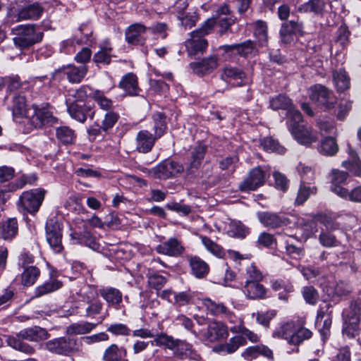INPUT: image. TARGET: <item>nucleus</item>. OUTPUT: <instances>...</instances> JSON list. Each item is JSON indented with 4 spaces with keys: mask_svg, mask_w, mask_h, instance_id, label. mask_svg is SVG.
I'll list each match as a JSON object with an SVG mask.
<instances>
[{
    "mask_svg": "<svg viewBox=\"0 0 361 361\" xmlns=\"http://www.w3.org/2000/svg\"><path fill=\"white\" fill-rule=\"evenodd\" d=\"M189 264L192 274L197 279L204 278L209 271V265L197 256L190 257Z\"/></svg>",
    "mask_w": 361,
    "mask_h": 361,
    "instance_id": "31",
    "label": "nucleus"
},
{
    "mask_svg": "<svg viewBox=\"0 0 361 361\" xmlns=\"http://www.w3.org/2000/svg\"><path fill=\"white\" fill-rule=\"evenodd\" d=\"M303 24L298 20H290L282 23L279 35L283 44H290L293 40V36L298 34L304 35Z\"/></svg>",
    "mask_w": 361,
    "mask_h": 361,
    "instance_id": "15",
    "label": "nucleus"
},
{
    "mask_svg": "<svg viewBox=\"0 0 361 361\" xmlns=\"http://www.w3.org/2000/svg\"><path fill=\"white\" fill-rule=\"evenodd\" d=\"M44 348L49 352L64 356H69L80 350V339L71 336H62L51 339L44 344Z\"/></svg>",
    "mask_w": 361,
    "mask_h": 361,
    "instance_id": "6",
    "label": "nucleus"
},
{
    "mask_svg": "<svg viewBox=\"0 0 361 361\" xmlns=\"http://www.w3.org/2000/svg\"><path fill=\"white\" fill-rule=\"evenodd\" d=\"M40 275V270L36 266L25 267L21 274V282L23 286H30L33 285Z\"/></svg>",
    "mask_w": 361,
    "mask_h": 361,
    "instance_id": "45",
    "label": "nucleus"
},
{
    "mask_svg": "<svg viewBox=\"0 0 361 361\" xmlns=\"http://www.w3.org/2000/svg\"><path fill=\"white\" fill-rule=\"evenodd\" d=\"M71 238L75 240L78 243L84 245L92 250H97L99 244L96 242L91 233L87 230L82 232H74L71 234Z\"/></svg>",
    "mask_w": 361,
    "mask_h": 361,
    "instance_id": "37",
    "label": "nucleus"
},
{
    "mask_svg": "<svg viewBox=\"0 0 361 361\" xmlns=\"http://www.w3.org/2000/svg\"><path fill=\"white\" fill-rule=\"evenodd\" d=\"M330 190L339 197H345L346 192L341 185L345 183L348 178V173L338 169H332L330 174Z\"/></svg>",
    "mask_w": 361,
    "mask_h": 361,
    "instance_id": "23",
    "label": "nucleus"
},
{
    "mask_svg": "<svg viewBox=\"0 0 361 361\" xmlns=\"http://www.w3.org/2000/svg\"><path fill=\"white\" fill-rule=\"evenodd\" d=\"M193 299V293L189 290L186 291L176 292L174 293L173 304L178 307L185 306L192 303Z\"/></svg>",
    "mask_w": 361,
    "mask_h": 361,
    "instance_id": "60",
    "label": "nucleus"
},
{
    "mask_svg": "<svg viewBox=\"0 0 361 361\" xmlns=\"http://www.w3.org/2000/svg\"><path fill=\"white\" fill-rule=\"evenodd\" d=\"M326 291L329 297H342L350 293L352 288L348 283L341 281L326 287Z\"/></svg>",
    "mask_w": 361,
    "mask_h": 361,
    "instance_id": "42",
    "label": "nucleus"
},
{
    "mask_svg": "<svg viewBox=\"0 0 361 361\" xmlns=\"http://www.w3.org/2000/svg\"><path fill=\"white\" fill-rule=\"evenodd\" d=\"M259 221L266 227L276 228L288 224V219L283 215L270 212H258Z\"/></svg>",
    "mask_w": 361,
    "mask_h": 361,
    "instance_id": "21",
    "label": "nucleus"
},
{
    "mask_svg": "<svg viewBox=\"0 0 361 361\" xmlns=\"http://www.w3.org/2000/svg\"><path fill=\"white\" fill-rule=\"evenodd\" d=\"M62 286L63 283L61 281L55 279H51L49 281L36 287L35 290V297L39 298L44 295L53 293L61 288Z\"/></svg>",
    "mask_w": 361,
    "mask_h": 361,
    "instance_id": "38",
    "label": "nucleus"
},
{
    "mask_svg": "<svg viewBox=\"0 0 361 361\" xmlns=\"http://www.w3.org/2000/svg\"><path fill=\"white\" fill-rule=\"evenodd\" d=\"M207 147L205 145L199 143L191 149V157L189 166L185 169L186 176L194 177L202 164L207 152Z\"/></svg>",
    "mask_w": 361,
    "mask_h": 361,
    "instance_id": "16",
    "label": "nucleus"
},
{
    "mask_svg": "<svg viewBox=\"0 0 361 361\" xmlns=\"http://www.w3.org/2000/svg\"><path fill=\"white\" fill-rule=\"evenodd\" d=\"M247 299L261 300L266 298L267 289L260 281H245L242 288Z\"/></svg>",
    "mask_w": 361,
    "mask_h": 361,
    "instance_id": "26",
    "label": "nucleus"
},
{
    "mask_svg": "<svg viewBox=\"0 0 361 361\" xmlns=\"http://www.w3.org/2000/svg\"><path fill=\"white\" fill-rule=\"evenodd\" d=\"M310 99L317 105L324 107L326 109L334 108L336 98L332 91L325 86L316 84L310 88Z\"/></svg>",
    "mask_w": 361,
    "mask_h": 361,
    "instance_id": "12",
    "label": "nucleus"
},
{
    "mask_svg": "<svg viewBox=\"0 0 361 361\" xmlns=\"http://www.w3.org/2000/svg\"><path fill=\"white\" fill-rule=\"evenodd\" d=\"M290 328V324H287L281 327L278 334L286 339H289V343L294 345H298L306 339L311 338L312 333L306 328H300L296 332L290 334L287 331Z\"/></svg>",
    "mask_w": 361,
    "mask_h": 361,
    "instance_id": "22",
    "label": "nucleus"
},
{
    "mask_svg": "<svg viewBox=\"0 0 361 361\" xmlns=\"http://www.w3.org/2000/svg\"><path fill=\"white\" fill-rule=\"evenodd\" d=\"M246 344V339L243 336H235L230 338L229 341L225 344L219 346L218 349L221 352L228 354L235 352L240 346Z\"/></svg>",
    "mask_w": 361,
    "mask_h": 361,
    "instance_id": "44",
    "label": "nucleus"
},
{
    "mask_svg": "<svg viewBox=\"0 0 361 361\" xmlns=\"http://www.w3.org/2000/svg\"><path fill=\"white\" fill-rule=\"evenodd\" d=\"M292 101L286 94H278L275 97H271L269 99V107L274 110H288L292 108Z\"/></svg>",
    "mask_w": 361,
    "mask_h": 361,
    "instance_id": "43",
    "label": "nucleus"
},
{
    "mask_svg": "<svg viewBox=\"0 0 361 361\" xmlns=\"http://www.w3.org/2000/svg\"><path fill=\"white\" fill-rule=\"evenodd\" d=\"M173 350L174 351V356L180 360L190 359L198 360L200 358V356L192 348V345L185 341L178 339L176 348Z\"/></svg>",
    "mask_w": 361,
    "mask_h": 361,
    "instance_id": "27",
    "label": "nucleus"
},
{
    "mask_svg": "<svg viewBox=\"0 0 361 361\" xmlns=\"http://www.w3.org/2000/svg\"><path fill=\"white\" fill-rule=\"evenodd\" d=\"M13 104L11 110L15 117H21L25 115L26 112V99L25 96L20 94H16L12 100Z\"/></svg>",
    "mask_w": 361,
    "mask_h": 361,
    "instance_id": "50",
    "label": "nucleus"
},
{
    "mask_svg": "<svg viewBox=\"0 0 361 361\" xmlns=\"http://www.w3.org/2000/svg\"><path fill=\"white\" fill-rule=\"evenodd\" d=\"M118 87L129 96H137L140 91L137 76L133 73L124 75L119 82Z\"/></svg>",
    "mask_w": 361,
    "mask_h": 361,
    "instance_id": "29",
    "label": "nucleus"
},
{
    "mask_svg": "<svg viewBox=\"0 0 361 361\" xmlns=\"http://www.w3.org/2000/svg\"><path fill=\"white\" fill-rule=\"evenodd\" d=\"M235 44L236 54L244 58L251 55L255 49L254 43L251 40H246L242 43Z\"/></svg>",
    "mask_w": 361,
    "mask_h": 361,
    "instance_id": "64",
    "label": "nucleus"
},
{
    "mask_svg": "<svg viewBox=\"0 0 361 361\" xmlns=\"http://www.w3.org/2000/svg\"><path fill=\"white\" fill-rule=\"evenodd\" d=\"M56 137L63 145H71L75 139L73 130L68 126H63L56 128Z\"/></svg>",
    "mask_w": 361,
    "mask_h": 361,
    "instance_id": "47",
    "label": "nucleus"
},
{
    "mask_svg": "<svg viewBox=\"0 0 361 361\" xmlns=\"http://www.w3.org/2000/svg\"><path fill=\"white\" fill-rule=\"evenodd\" d=\"M46 239L50 247L56 253L63 250L62 245V225L56 219H49L45 226Z\"/></svg>",
    "mask_w": 361,
    "mask_h": 361,
    "instance_id": "11",
    "label": "nucleus"
},
{
    "mask_svg": "<svg viewBox=\"0 0 361 361\" xmlns=\"http://www.w3.org/2000/svg\"><path fill=\"white\" fill-rule=\"evenodd\" d=\"M202 303L207 312L213 316L226 318L231 321L234 317L233 313L222 302H216L210 298H204Z\"/></svg>",
    "mask_w": 361,
    "mask_h": 361,
    "instance_id": "24",
    "label": "nucleus"
},
{
    "mask_svg": "<svg viewBox=\"0 0 361 361\" xmlns=\"http://www.w3.org/2000/svg\"><path fill=\"white\" fill-rule=\"evenodd\" d=\"M11 33L15 46L20 49H25L39 43L44 33L37 28L35 24L19 25L12 28Z\"/></svg>",
    "mask_w": 361,
    "mask_h": 361,
    "instance_id": "3",
    "label": "nucleus"
},
{
    "mask_svg": "<svg viewBox=\"0 0 361 361\" xmlns=\"http://www.w3.org/2000/svg\"><path fill=\"white\" fill-rule=\"evenodd\" d=\"M214 19H207L201 27L191 32V38L185 42V48L190 56L203 54L208 47L205 35L211 33L216 25Z\"/></svg>",
    "mask_w": 361,
    "mask_h": 361,
    "instance_id": "4",
    "label": "nucleus"
},
{
    "mask_svg": "<svg viewBox=\"0 0 361 361\" xmlns=\"http://www.w3.org/2000/svg\"><path fill=\"white\" fill-rule=\"evenodd\" d=\"M268 27L264 21L258 20L255 23L254 34L261 46H267L268 43Z\"/></svg>",
    "mask_w": 361,
    "mask_h": 361,
    "instance_id": "51",
    "label": "nucleus"
},
{
    "mask_svg": "<svg viewBox=\"0 0 361 361\" xmlns=\"http://www.w3.org/2000/svg\"><path fill=\"white\" fill-rule=\"evenodd\" d=\"M218 57L216 55H211L202 59L200 61L192 62L189 64L193 73L203 76L214 71L219 66Z\"/></svg>",
    "mask_w": 361,
    "mask_h": 361,
    "instance_id": "17",
    "label": "nucleus"
},
{
    "mask_svg": "<svg viewBox=\"0 0 361 361\" xmlns=\"http://www.w3.org/2000/svg\"><path fill=\"white\" fill-rule=\"evenodd\" d=\"M49 334L45 329L38 326L22 329L16 336H9L6 338L7 344L15 350L32 355L35 350L23 340L39 342L48 338Z\"/></svg>",
    "mask_w": 361,
    "mask_h": 361,
    "instance_id": "2",
    "label": "nucleus"
},
{
    "mask_svg": "<svg viewBox=\"0 0 361 361\" xmlns=\"http://www.w3.org/2000/svg\"><path fill=\"white\" fill-rule=\"evenodd\" d=\"M99 293L109 305H118L122 302L123 295L119 290L115 288H103L99 289Z\"/></svg>",
    "mask_w": 361,
    "mask_h": 361,
    "instance_id": "34",
    "label": "nucleus"
},
{
    "mask_svg": "<svg viewBox=\"0 0 361 361\" xmlns=\"http://www.w3.org/2000/svg\"><path fill=\"white\" fill-rule=\"evenodd\" d=\"M184 171L183 166L170 159L161 161L149 171V175L154 178L166 180L172 178Z\"/></svg>",
    "mask_w": 361,
    "mask_h": 361,
    "instance_id": "10",
    "label": "nucleus"
},
{
    "mask_svg": "<svg viewBox=\"0 0 361 361\" xmlns=\"http://www.w3.org/2000/svg\"><path fill=\"white\" fill-rule=\"evenodd\" d=\"M204 338L209 342H216L226 338L228 335L227 327L221 322H209L207 331L204 332Z\"/></svg>",
    "mask_w": 361,
    "mask_h": 361,
    "instance_id": "20",
    "label": "nucleus"
},
{
    "mask_svg": "<svg viewBox=\"0 0 361 361\" xmlns=\"http://www.w3.org/2000/svg\"><path fill=\"white\" fill-rule=\"evenodd\" d=\"M200 238L202 243L209 252L219 258H222L224 256V250L220 245L212 241L207 236L202 235L200 236Z\"/></svg>",
    "mask_w": 361,
    "mask_h": 361,
    "instance_id": "58",
    "label": "nucleus"
},
{
    "mask_svg": "<svg viewBox=\"0 0 361 361\" xmlns=\"http://www.w3.org/2000/svg\"><path fill=\"white\" fill-rule=\"evenodd\" d=\"M325 4V0H310L308 2L302 4L299 10L305 13L319 14L323 11Z\"/></svg>",
    "mask_w": 361,
    "mask_h": 361,
    "instance_id": "54",
    "label": "nucleus"
},
{
    "mask_svg": "<svg viewBox=\"0 0 361 361\" xmlns=\"http://www.w3.org/2000/svg\"><path fill=\"white\" fill-rule=\"evenodd\" d=\"M87 72L85 65L80 66H69L65 71L68 81L71 83H79L85 78Z\"/></svg>",
    "mask_w": 361,
    "mask_h": 361,
    "instance_id": "41",
    "label": "nucleus"
},
{
    "mask_svg": "<svg viewBox=\"0 0 361 361\" xmlns=\"http://www.w3.org/2000/svg\"><path fill=\"white\" fill-rule=\"evenodd\" d=\"M350 32L345 25L338 27L336 32V37L334 40V46L337 47L338 51L344 50L350 43Z\"/></svg>",
    "mask_w": 361,
    "mask_h": 361,
    "instance_id": "40",
    "label": "nucleus"
},
{
    "mask_svg": "<svg viewBox=\"0 0 361 361\" xmlns=\"http://www.w3.org/2000/svg\"><path fill=\"white\" fill-rule=\"evenodd\" d=\"M347 152L348 154V159L342 162V166L347 169L351 173L355 176H361V161L357 155V153L348 145Z\"/></svg>",
    "mask_w": 361,
    "mask_h": 361,
    "instance_id": "30",
    "label": "nucleus"
},
{
    "mask_svg": "<svg viewBox=\"0 0 361 361\" xmlns=\"http://www.w3.org/2000/svg\"><path fill=\"white\" fill-rule=\"evenodd\" d=\"M157 346H164L169 350H174L178 342L173 336H169L164 333L155 334L153 341Z\"/></svg>",
    "mask_w": 361,
    "mask_h": 361,
    "instance_id": "53",
    "label": "nucleus"
},
{
    "mask_svg": "<svg viewBox=\"0 0 361 361\" xmlns=\"http://www.w3.org/2000/svg\"><path fill=\"white\" fill-rule=\"evenodd\" d=\"M66 106L70 116L80 123H85L88 118L92 119L94 116V107L90 104L71 102L69 98L66 100Z\"/></svg>",
    "mask_w": 361,
    "mask_h": 361,
    "instance_id": "14",
    "label": "nucleus"
},
{
    "mask_svg": "<svg viewBox=\"0 0 361 361\" xmlns=\"http://www.w3.org/2000/svg\"><path fill=\"white\" fill-rule=\"evenodd\" d=\"M78 30L84 35L83 38L76 39L75 37L64 40L62 42L63 47L68 46H72L75 42L77 44H81L83 41L87 42L90 40V37L92 35V31L88 27L87 24H82L79 27Z\"/></svg>",
    "mask_w": 361,
    "mask_h": 361,
    "instance_id": "59",
    "label": "nucleus"
},
{
    "mask_svg": "<svg viewBox=\"0 0 361 361\" xmlns=\"http://www.w3.org/2000/svg\"><path fill=\"white\" fill-rule=\"evenodd\" d=\"M18 231V221L16 218H9L0 224V238L11 240L16 237Z\"/></svg>",
    "mask_w": 361,
    "mask_h": 361,
    "instance_id": "32",
    "label": "nucleus"
},
{
    "mask_svg": "<svg viewBox=\"0 0 361 361\" xmlns=\"http://www.w3.org/2000/svg\"><path fill=\"white\" fill-rule=\"evenodd\" d=\"M338 151V145L335 138L326 136L324 140H322L320 146L319 147V152L320 154L326 156H334Z\"/></svg>",
    "mask_w": 361,
    "mask_h": 361,
    "instance_id": "46",
    "label": "nucleus"
},
{
    "mask_svg": "<svg viewBox=\"0 0 361 361\" xmlns=\"http://www.w3.org/2000/svg\"><path fill=\"white\" fill-rule=\"evenodd\" d=\"M153 133L147 130H140L135 137V149L140 153L146 154L152 151L155 142L166 132V116L162 113H155L152 116Z\"/></svg>",
    "mask_w": 361,
    "mask_h": 361,
    "instance_id": "1",
    "label": "nucleus"
},
{
    "mask_svg": "<svg viewBox=\"0 0 361 361\" xmlns=\"http://www.w3.org/2000/svg\"><path fill=\"white\" fill-rule=\"evenodd\" d=\"M44 11V7L38 2L19 8L11 7L6 14V23L11 25L23 20H35L42 16Z\"/></svg>",
    "mask_w": 361,
    "mask_h": 361,
    "instance_id": "7",
    "label": "nucleus"
},
{
    "mask_svg": "<svg viewBox=\"0 0 361 361\" xmlns=\"http://www.w3.org/2000/svg\"><path fill=\"white\" fill-rule=\"evenodd\" d=\"M317 224L323 226L324 231H334L339 229V224L335 222L330 216L321 215L316 219V221L311 222L310 224L312 235H314L318 231Z\"/></svg>",
    "mask_w": 361,
    "mask_h": 361,
    "instance_id": "35",
    "label": "nucleus"
},
{
    "mask_svg": "<svg viewBox=\"0 0 361 361\" xmlns=\"http://www.w3.org/2000/svg\"><path fill=\"white\" fill-rule=\"evenodd\" d=\"M228 234L235 238H244L250 233V230L241 222H233L229 226Z\"/></svg>",
    "mask_w": 361,
    "mask_h": 361,
    "instance_id": "61",
    "label": "nucleus"
},
{
    "mask_svg": "<svg viewBox=\"0 0 361 361\" xmlns=\"http://www.w3.org/2000/svg\"><path fill=\"white\" fill-rule=\"evenodd\" d=\"M81 300L78 302V313L87 318H94L103 310V303L98 298L97 292L89 288L80 295Z\"/></svg>",
    "mask_w": 361,
    "mask_h": 361,
    "instance_id": "8",
    "label": "nucleus"
},
{
    "mask_svg": "<svg viewBox=\"0 0 361 361\" xmlns=\"http://www.w3.org/2000/svg\"><path fill=\"white\" fill-rule=\"evenodd\" d=\"M45 192L46 191L42 188L23 192L17 202L18 209L31 214L37 213L44 201Z\"/></svg>",
    "mask_w": 361,
    "mask_h": 361,
    "instance_id": "9",
    "label": "nucleus"
},
{
    "mask_svg": "<svg viewBox=\"0 0 361 361\" xmlns=\"http://www.w3.org/2000/svg\"><path fill=\"white\" fill-rule=\"evenodd\" d=\"M34 114L30 118L31 124L36 128H40L46 124H53L56 118L52 115V112L47 107H39L32 104Z\"/></svg>",
    "mask_w": 361,
    "mask_h": 361,
    "instance_id": "18",
    "label": "nucleus"
},
{
    "mask_svg": "<svg viewBox=\"0 0 361 361\" xmlns=\"http://www.w3.org/2000/svg\"><path fill=\"white\" fill-rule=\"evenodd\" d=\"M148 30L141 23H134L127 27L125 32L126 41L130 44H142L145 39L142 35Z\"/></svg>",
    "mask_w": 361,
    "mask_h": 361,
    "instance_id": "25",
    "label": "nucleus"
},
{
    "mask_svg": "<svg viewBox=\"0 0 361 361\" xmlns=\"http://www.w3.org/2000/svg\"><path fill=\"white\" fill-rule=\"evenodd\" d=\"M95 327V324L85 322L71 324L68 328V331L75 334H85L92 331Z\"/></svg>",
    "mask_w": 361,
    "mask_h": 361,
    "instance_id": "62",
    "label": "nucleus"
},
{
    "mask_svg": "<svg viewBox=\"0 0 361 361\" xmlns=\"http://www.w3.org/2000/svg\"><path fill=\"white\" fill-rule=\"evenodd\" d=\"M112 47L109 42H105L100 46V49L93 56V61L97 63L109 64L111 59Z\"/></svg>",
    "mask_w": 361,
    "mask_h": 361,
    "instance_id": "48",
    "label": "nucleus"
},
{
    "mask_svg": "<svg viewBox=\"0 0 361 361\" xmlns=\"http://www.w3.org/2000/svg\"><path fill=\"white\" fill-rule=\"evenodd\" d=\"M119 117V114L115 111H109L106 112L101 123L103 131L107 132L111 129L117 123Z\"/></svg>",
    "mask_w": 361,
    "mask_h": 361,
    "instance_id": "63",
    "label": "nucleus"
},
{
    "mask_svg": "<svg viewBox=\"0 0 361 361\" xmlns=\"http://www.w3.org/2000/svg\"><path fill=\"white\" fill-rule=\"evenodd\" d=\"M321 233L319 235V243L325 247H336L340 245L339 241L336 237L332 233V231H324L321 228Z\"/></svg>",
    "mask_w": 361,
    "mask_h": 361,
    "instance_id": "55",
    "label": "nucleus"
},
{
    "mask_svg": "<svg viewBox=\"0 0 361 361\" xmlns=\"http://www.w3.org/2000/svg\"><path fill=\"white\" fill-rule=\"evenodd\" d=\"M261 145L264 149L267 152H276L278 154H283L286 149L280 145L279 141L272 137H265L261 140Z\"/></svg>",
    "mask_w": 361,
    "mask_h": 361,
    "instance_id": "52",
    "label": "nucleus"
},
{
    "mask_svg": "<svg viewBox=\"0 0 361 361\" xmlns=\"http://www.w3.org/2000/svg\"><path fill=\"white\" fill-rule=\"evenodd\" d=\"M92 97L100 109L104 111H106L107 112L111 111L114 102L111 99L105 97L102 92L99 90L94 91L92 93Z\"/></svg>",
    "mask_w": 361,
    "mask_h": 361,
    "instance_id": "57",
    "label": "nucleus"
},
{
    "mask_svg": "<svg viewBox=\"0 0 361 361\" xmlns=\"http://www.w3.org/2000/svg\"><path fill=\"white\" fill-rule=\"evenodd\" d=\"M288 116V126L290 132L296 130L300 126H302V116L300 112L296 109H289L287 114Z\"/></svg>",
    "mask_w": 361,
    "mask_h": 361,
    "instance_id": "56",
    "label": "nucleus"
},
{
    "mask_svg": "<svg viewBox=\"0 0 361 361\" xmlns=\"http://www.w3.org/2000/svg\"><path fill=\"white\" fill-rule=\"evenodd\" d=\"M333 77L338 92H344L350 87V78L345 70L334 71Z\"/></svg>",
    "mask_w": 361,
    "mask_h": 361,
    "instance_id": "49",
    "label": "nucleus"
},
{
    "mask_svg": "<svg viewBox=\"0 0 361 361\" xmlns=\"http://www.w3.org/2000/svg\"><path fill=\"white\" fill-rule=\"evenodd\" d=\"M127 355V350L124 347H118L116 344H111L104 351L103 360L121 361Z\"/></svg>",
    "mask_w": 361,
    "mask_h": 361,
    "instance_id": "39",
    "label": "nucleus"
},
{
    "mask_svg": "<svg viewBox=\"0 0 361 361\" xmlns=\"http://www.w3.org/2000/svg\"><path fill=\"white\" fill-rule=\"evenodd\" d=\"M222 78L226 80L235 81L238 85L244 84L246 80L245 72L239 68L232 66L224 68Z\"/></svg>",
    "mask_w": 361,
    "mask_h": 361,
    "instance_id": "33",
    "label": "nucleus"
},
{
    "mask_svg": "<svg viewBox=\"0 0 361 361\" xmlns=\"http://www.w3.org/2000/svg\"><path fill=\"white\" fill-rule=\"evenodd\" d=\"M265 180V171L260 166H256L239 183L238 190L240 192L255 191L264 184Z\"/></svg>",
    "mask_w": 361,
    "mask_h": 361,
    "instance_id": "13",
    "label": "nucleus"
},
{
    "mask_svg": "<svg viewBox=\"0 0 361 361\" xmlns=\"http://www.w3.org/2000/svg\"><path fill=\"white\" fill-rule=\"evenodd\" d=\"M290 133L298 143L305 146H310L317 140L316 133L305 125L293 130Z\"/></svg>",
    "mask_w": 361,
    "mask_h": 361,
    "instance_id": "28",
    "label": "nucleus"
},
{
    "mask_svg": "<svg viewBox=\"0 0 361 361\" xmlns=\"http://www.w3.org/2000/svg\"><path fill=\"white\" fill-rule=\"evenodd\" d=\"M343 334L349 338L356 337L360 332L361 322V298L351 302L349 307L343 312Z\"/></svg>",
    "mask_w": 361,
    "mask_h": 361,
    "instance_id": "5",
    "label": "nucleus"
},
{
    "mask_svg": "<svg viewBox=\"0 0 361 361\" xmlns=\"http://www.w3.org/2000/svg\"><path fill=\"white\" fill-rule=\"evenodd\" d=\"M185 250L182 241L177 238H169L156 247V251L161 255L169 257L181 255Z\"/></svg>",
    "mask_w": 361,
    "mask_h": 361,
    "instance_id": "19",
    "label": "nucleus"
},
{
    "mask_svg": "<svg viewBox=\"0 0 361 361\" xmlns=\"http://www.w3.org/2000/svg\"><path fill=\"white\" fill-rule=\"evenodd\" d=\"M3 80L4 82L1 86V90L6 85L7 91L10 92L21 91L22 90L26 89L28 86V84L25 81H22L17 75L3 77Z\"/></svg>",
    "mask_w": 361,
    "mask_h": 361,
    "instance_id": "36",
    "label": "nucleus"
}]
</instances>
